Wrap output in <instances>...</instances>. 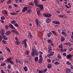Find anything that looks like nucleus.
Instances as JSON below:
<instances>
[{
    "instance_id": "1",
    "label": "nucleus",
    "mask_w": 73,
    "mask_h": 73,
    "mask_svg": "<svg viewBox=\"0 0 73 73\" xmlns=\"http://www.w3.org/2000/svg\"><path fill=\"white\" fill-rule=\"evenodd\" d=\"M48 53L50 54L51 56H53V55L54 54V52H52V48H51V46H49L48 47Z\"/></svg>"
},
{
    "instance_id": "2",
    "label": "nucleus",
    "mask_w": 73,
    "mask_h": 73,
    "mask_svg": "<svg viewBox=\"0 0 73 73\" xmlns=\"http://www.w3.org/2000/svg\"><path fill=\"white\" fill-rule=\"evenodd\" d=\"M32 49L33 52H34V53H35V54L36 56H37V55L39 54V52L36 51L37 50H36V47H35V46H33V47Z\"/></svg>"
},
{
    "instance_id": "3",
    "label": "nucleus",
    "mask_w": 73,
    "mask_h": 73,
    "mask_svg": "<svg viewBox=\"0 0 73 73\" xmlns=\"http://www.w3.org/2000/svg\"><path fill=\"white\" fill-rule=\"evenodd\" d=\"M35 6L36 7H39L41 11H44V7L43 6V5H38V3L36 4Z\"/></svg>"
},
{
    "instance_id": "4",
    "label": "nucleus",
    "mask_w": 73,
    "mask_h": 73,
    "mask_svg": "<svg viewBox=\"0 0 73 73\" xmlns=\"http://www.w3.org/2000/svg\"><path fill=\"white\" fill-rule=\"evenodd\" d=\"M42 54H40L39 55V59L38 60V62L39 64H41L42 61Z\"/></svg>"
},
{
    "instance_id": "5",
    "label": "nucleus",
    "mask_w": 73,
    "mask_h": 73,
    "mask_svg": "<svg viewBox=\"0 0 73 73\" xmlns=\"http://www.w3.org/2000/svg\"><path fill=\"white\" fill-rule=\"evenodd\" d=\"M51 15H52L49 13H44L43 14V16L44 17H50Z\"/></svg>"
},
{
    "instance_id": "6",
    "label": "nucleus",
    "mask_w": 73,
    "mask_h": 73,
    "mask_svg": "<svg viewBox=\"0 0 73 73\" xmlns=\"http://www.w3.org/2000/svg\"><path fill=\"white\" fill-rule=\"evenodd\" d=\"M71 69L69 68H67L66 69V72L67 73H71Z\"/></svg>"
},
{
    "instance_id": "7",
    "label": "nucleus",
    "mask_w": 73,
    "mask_h": 73,
    "mask_svg": "<svg viewBox=\"0 0 73 73\" xmlns=\"http://www.w3.org/2000/svg\"><path fill=\"white\" fill-rule=\"evenodd\" d=\"M0 32L2 35L3 36V35H4V33H5V31H4V30L3 29H1L0 31Z\"/></svg>"
},
{
    "instance_id": "8",
    "label": "nucleus",
    "mask_w": 73,
    "mask_h": 73,
    "mask_svg": "<svg viewBox=\"0 0 73 73\" xmlns=\"http://www.w3.org/2000/svg\"><path fill=\"white\" fill-rule=\"evenodd\" d=\"M72 57V55H67L66 56L67 58V59H69L70 60H71L72 59L71 58Z\"/></svg>"
},
{
    "instance_id": "9",
    "label": "nucleus",
    "mask_w": 73,
    "mask_h": 73,
    "mask_svg": "<svg viewBox=\"0 0 73 73\" xmlns=\"http://www.w3.org/2000/svg\"><path fill=\"white\" fill-rule=\"evenodd\" d=\"M27 9H28V7L25 6L22 10V12H25L26 11H27Z\"/></svg>"
},
{
    "instance_id": "10",
    "label": "nucleus",
    "mask_w": 73,
    "mask_h": 73,
    "mask_svg": "<svg viewBox=\"0 0 73 73\" xmlns=\"http://www.w3.org/2000/svg\"><path fill=\"white\" fill-rule=\"evenodd\" d=\"M52 23L56 24H60V22L59 21H57V22L56 21H52Z\"/></svg>"
},
{
    "instance_id": "11",
    "label": "nucleus",
    "mask_w": 73,
    "mask_h": 73,
    "mask_svg": "<svg viewBox=\"0 0 73 73\" xmlns=\"http://www.w3.org/2000/svg\"><path fill=\"white\" fill-rule=\"evenodd\" d=\"M46 21L47 23H49L51 21V19H50L48 18L46 19Z\"/></svg>"
},
{
    "instance_id": "12",
    "label": "nucleus",
    "mask_w": 73,
    "mask_h": 73,
    "mask_svg": "<svg viewBox=\"0 0 73 73\" xmlns=\"http://www.w3.org/2000/svg\"><path fill=\"white\" fill-rule=\"evenodd\" d=\"M36 24H37V26L38 27H40V23H38V19L36 20Z\"/></svg>"
},
{
    "instance_id": "13",
    "label": "nucleus",
    "mask_w": 73,
    "mask_h": 73,
    "mask_svg": "<svg viewBox=\"0 0 73 73\" xmlns=\"http://www.w3.org/2000/svg\"><path fill=\"white\" fill-rule=\"evenodd\" d=\"M52 33H53L54 35H55V36H57V32H56V31H52Z\"/></svg>"
},
{
    "instance_id": "14",
    "label": "nucleus",
    "mask_w": 73,
    "mask_h": 73,
    "mask_svg": "<svg viewBox=\"0 0 73 73\" xmlns=\"http://www.w3.org/2000/svg\"><path fill=\"white\" fill-rule=\"evenodd\" d=\"M60 40L61 42H63V41H65V39L64 37L63 36H61Z\"/></svg>"
},
{
    "instance_id": "15",
    "label": "nucleus",
    "mask_w": 73,
    "mask_h": 73,
    "mask_svg": "<svg viewBox=\"0 0 73 73\" xmlns=\"http://www.w3.org/2000/svg\"><path fill=\"white\" fill-rule=\"evenodd\" d=\"M10 33H11V31H7L5 33V35H7V36H8V35L10 34Z\"/></svg>"
},
{
    "instance_id": "16",
    "label": "nucleus",
    "mask_w": 73,
    "mask_h": 73,
    "mask_svg": "<svg viewBox=\"0 0 73 73\" xmlns=\"http://www.w3.org/2000/svg\"><path fill=\"white\" fill-rule=\"evenodd\" d=\"M32 12V10L30 9H29L27 10V12H26V14H28L29 13H31Z\"/></svg>"
},
{
    "instance_id": "17",
    "label": "nucleus",
    "mask_w": 73,
    "mask_h": 73,
    "mask_svg": "<svg viewBox=\"0 0 73 73\" xmlns=\"http://www.w3.org/2000/svg\"><path fill=\"white\" fill-rule=\"evenodd\" d=\"M27 39H25L22 42V44L27 43Z\"/></svg>"
},
{
    "instance_id": "18",
    "label": "nucleus",
    "mask_w": 73,
    "mask_h": 73,
    "mask_svg": "<svg viewBox=\"0 0 73 73\" xmlns=\"http://www.w3.org/2000/svg\"><path fill=\"white\" fill-rule=\"evenodd\" d=\"M40 9L39 8H38L36 9V11L37 13V14L38 15H39V14H40Z\"/></svg>"
},
{
    "instance_id": "19",
    "label": "nucleus",
    "mask_w": 73,
    "mask_h": 73,
    "mask_svg": "<svg viewBox=\"0 0 73 73\" xmlns=\"http://www.w3.org/2000/svg\"><path fill=\"white\" fill-rule=\"evenodd\" d=\"M52 66L50 64H48L47 66V68H48V69L52 68Z\"/></svg>"
},
{
    "instance_id": "20",
    "label": "nucleus",
    "mask_w": 73,
    "mask_h": 73,
    "mask_svg": "<svg viewBox=\"0 0 73 73\" xmlns=\"http://www.w3.org/2000/svg\"><path fill=\"white\" fill-rule=\"evenodd\" d=\"M9 27L10 28H11V29H13V28H14V27H13V26L12 25H11V24H10L9 25Z\"/></svg>"
},
{
    "instance_id": "21",
    "label": "nucleus",
    "mask_w": 73,
    "mask_h": 73,
    "mask_svg": "<svg viewBox=\"0 0 73 73\" xmlns=\"http://www.w3.org/2000/svg\"><path fill=\"white\" fill-rule=\"evenodd\" d=\"M38 57L37 56H35V62H37V61H38Z\"/></svg>"
},
{
    "instance_id": "22",
    "label": "nucleus",
    "mask_w": 73,
    "mask_h": 73,
    "mask_svg": "<svg viewBox=\"0 0 73 73\" xmlns=\"http://www.w3.org/2000/svg\"><path fill=\"white\" fill-rule=\"evenodd\" d=\"M3 39L4 40H8V38H7V37L6 36H5V35H3Z\"/></svg>"
},
{
    "instance_id": "23",
    "label": "nucleus",
    "mask_w": 73,
    "mask_h": 73,
    "mask_svg": "<svg viewBox=\"0 0 73 73\" xmlns=\"http://www.w3.org/2000/svg\"><path fill=\"white\" fill-rule=\"evenodd\" d=\"M38 0H34V3L35 4V5L36 4H38L37 3H38Z\"/></svg>"
},
{
    "instance_id": "24",
    "label": "nucleus",
    "mask_w": 73,
    "mask_h": 73,
    "mask_svg": "<svg viewBox=\"0 0 73 73\" xmlns=\"http://www.w3.org/2000/svg\"><path fill=\"white\" fill-rule=\"evenodd\" d=\"M59 48L60 49H62L63 48V46L62 44H60L59 46Z\"/></svg>"
},
{
    "instance_id": "25",
    "label": "nucleus",
    "mask_w": 73,
    "mask_h": 73,
    "mask_svg": "<svg viewBox=\"0 0 73 73\" xmlns=\"http://www.w3.org/2000/svg\"><path fill=\"white\" fill-rule=\"evenodd\" d=\"M23 68L24 69L26 72H27V71L28 70V68H27V67L26 66H25V67H24Z\"/></svg>"
},
{
    "instance_id": "26",
    "label": "nucleus",
    "mask_w": 73,
    "mask_h": 73,
    "mask_svg": "<svg viewBox=\"0 0 73 73\" xmlns=\"http://www.w3.org/2000/svg\"><path fill=\"white\" fill-rule=\"evenodd\" d=\"M66 63L67 65H70V66H72V64H71L70 62L67 61V62Z\"/></svg>"
},
{
    "instance_id": "27",
    "label": "nucleus",
    "mask_w": 73,
    "mask_h": 73,
    "mask_svg": "<svg viewBox=\"0 0 73 73\" xmlns=\"http://www.w3.org/2000/svg\"><path fill=\"white\" fill-rule=\"evenodd\" d=\"M7 61L9 63L10 62H11L12 60H11V58H10L7 60Z\"/></svg>"
},
{
    "instance_id": "28",
    "label": "nucleus",
    "mask_w": 73,
    "mask_h": 73,
    "mask_svg": "<svg viewBox=\"0 0 73 73\" xmlns=\"http://www.w3.org/2000/svg\"><path fill=\"white\" fill-rule=\"evenodd\" d=\"M62 35H64L65 36H66V33L62 31Z\"/></svg>"
},
{
    "instance_id": "29",
    "label": "nucleus",
    "mask_w": 73,
    "mask_h": 73,
    "mask_svg": "<svg viewBox=\"0 0 73 73\" xmlns=\"http://www.w3.org/2000/svg\"><path fill=\"white\" fill-rule=\"evenodd\" d=\"M7 68L9 69H11V65L9 64L7 66Z\"/></svg>"
},
{
    "instance_id": "30",
    "label": "nucleus",
    "mask_w": 73,
    "mask_h": 73,
    "mask_svg": "<svg viewBox=\"0 0 73 73\" xmlns=\"http://www.w3.org/2000/svg\"><path fill=\"white\" fill-rule=\"evenodd\" d=\"M5 65H6V64L4 63L1 64V66H5Z\"/></svg>"
},
{
    "instance_id": "31",
    "label": "nucleus",
    "mask_w": 73,
    "mask_h": 73,
    "mask_svg": "<svg viewBox=\"0 0 73 73\" xmlns=\"http://www.w3.org/2000/svg\"><path fill=\"white\" fill-rule=\"evenodd\" d=\"M47 41L48 43H52V42H53L50 39H48Z\"/></svg>"
},
{
    "instance_id": "32",
    "label": "nucleus",
    "mask_w": 73,
    "mask_h": 73,
    "mask_svg": "<svg viewBox=\"0 0 73 73\" xmlns=\"http://www.w3.org/2000/svg\"><path fill=\"white\" fill-rule=\"evenodd\" d=\"M16 23V21L14 20H13L11 22V23L12 24H15V23Z\"/></svg>"
},
{
    "instance_id": "33",
    "label": "nucleus",
    "mask_w": 73,
    "mask_h": 73,
    "mask_svg": "<svg viewBox=\"0 0 73 73\" xmlns=\"http://www.w3.org/2000/svg\"><path fill=\"white\" fill-rule=\"evenodd\" d=\"M55 65H58L60 64V62H56L54 63Z\"/></svg>"
},
{
    "instance_id": "34",
    "label": "nucleus",
    "mask_w": 73,
    "mask_h": 73,
    "mask_svg": "<svg viewBox=\"0 0 73 73\" xmlns=\"http://www.w3.org/2000/svg\"><path fill=\"white\" fill-rule=\"evenodd\" d=\"M0 60H4V57L3 56H1L0 57Z\"/></svg>"
},
{
    "instance_id": "35",
    "label": "nucleus",
    "mask_w": 73,
    "mask_h": 73,
    "mask_svg": "<svg viewBox=\"0 0 73 73\" xmlns=\"http://www.w3.org/2000/svg\"><path fill=\"white\" fill-rule=\"evenodd\" d=\"M47 61L48 62L50 63V62H51V61H52L51 60H50V59H47Z\"/></svg>"
},
{
    "instance_id": "36",
    "label": "nucleus",
    "mask_w": 73,
    "mask_h": 73,
    "mask_svg": "<svg viewBox=\"0 0 73 73\" xmlns=\"http://www.w3.org/2000/svg\"><path fill=\"white\" fill-rule=\"evenodd\" d=\"M1 20H5V17H4L2 16L1 17Z\"/></svg>"
},
{
    "instance_id": "37",
    "label": "nucleus",
    "mask_w": 73,
    "mask_h": 73,
    "mask_svg": "<svg viewBox=\"0 0 73 73\" xmlns=\"http://www.w3.org/2000/svg\"><path fill=\"white\" fill-rule=\"evenodd\" d=\"M15 44H16L17 45H19V42L18 41H16V42H15Z\"/></svg>"
},
{
    "instance_id": "38",
    "label": "nucleus",
    "mask_w": 73,
    "mask_h": 73,
    "mask_svg": "<svg viewBox=\"0 0 73 73\" xmlns=\"http://www.w3.org/2000/svg\"><path fill=\"white\" fill-rule=\"evenodd\" d=\"M10 14L11 15H17V14H16V13H11Z\"/></svg>"
},
{
    "instance_id": "39",
    "label": "nucleus",
    "mask_w": 73,
    "mask_h": 73,
    "mask_svg": "<svg viewBox=\"0 0 73 73\" xmlns=\"http://www.w3.org/2000/svg\"><path fill=\"white\" fill-rule=\"evenodd\" d=\"M2 42L3 44H7V42L4 40H2Z\"/></svg>"
},
{
    "instance_id": "40",
    "label": "nucleus",
    "mask_w": 73,
    "mask_h": 73,
    "mask_svg": "<svg viewBox=\"0 0 73 73\" xmlns=\"http://www.w3.org/2000/svg\"><path fill=\"white\" fill-rule=\"evenodd\" d=\"M14 25L15 26V27H19V25L17 24V23H15L14 24Z\"/></svg>"
},
{
    "instance_id": "41",
    "label": "nucleus",
    "mask_w": 73,
    "mask_h": 73,
    "mask_svg": "<svg viewBox=\"0 0 73 73\" xmlns=\"http://www.w3.org/2000/svg\"><path fill=\"white\" fill-rule=\"evenodd\" d=\"M3 13L4 14H6L7 13V11L5 10H3Z\"/></svg>"
},
{
    "instance_id": "42",
    "label": "nucleus",
    "mask_w": 73,
    "mask_h": 73,
    "mask_svg": "<svg viewBox=\"0 0 73 73\" xmlns=\"http://www.w3.org/2000/svg\"><path fill=\"white\" fill-rule=\"evenodd\" d=\"M6 49L7 50V51L9 52H11V51L10 50V49H9V48H8V47H6Z\"/></svg>"
},
{
    "instance_id": "43",
    "label": "nucleus",
    "mask_w": 73,
    "mask_h": 73,
    "mask_svg": "<svg viewBox=\"0 0 73 73\" xmlns=\"http://www.w3.org/2000/svg\"><path fill=\"white\" fill-rule=\"evenodd\" d=\"M12 31L13 32H15V33H17V31L16 30H12Z\"/></svg>"
},
{
    "instance_id": "44",
    "label": "nucleus",
    "mask_w": 73,
    "mask_h": 73,
    "mask_svg": "<svg viewBox=\"0 0 73 73\" xmlns=\"http://www.w3.org/2000/svg\"><path fill=\"white\" fill-rule=\"evenodd\" d=\"M48 69L47 68H46L44 70L43 73H45L47 71Z\"/></svg>"
},
{
    "instance_id": "45",
    "label": "nucleus",
    "mask_w": 73,
    "mask_h": 73,
    "mask_svg": "<svg viewBox=\"0 0 73 73\" xmlns=\"http://www.w3.org/2000/svg\"><path fill=\"white\" fill-rule=\"evenodd\" d=\"M8 27L9 26L8 25H6L5 26V28L6 29H8Z\"/></svg>"
},
{
    "instance_id": "46",
    "label": "nucleus",
    "mask_w": 73,
    "mask_h": 73,
    "mask_svg": "<svg viewBox=\"0 0 73 73\" xmlns=\"http://www.w3.org/2000/svg\"><path fill=\"white\" fill-rule=\"evenodd\" d=\"M2 38H3V36H0V41H1L2 40Z\"/></svg>"
},
{
    "instance_id": "47",
    "label": "nucleus",
    "mask_w": 73,
    "mask_h": 73,
    "mask_svg": "<svg viewBox=\"0 0 73 73\" xmlns=\"http://www.w3.org/2000/svg\"><path fill=\"white\" fill-rule=\"evenodd\" d=\"M63 56L65 57V56H66V53H63Z\"/></svg>"
},
{
    "instance_id": "48",
    "label": "nucleus",
    "mask_w": 73,
    "mask_h": 73,
    "mask_svg": "<svg viewBox=\"0 0 73 73\" xmlns=\"http://www.w3.org/2000/svg\"><path fill=\"white\" fill-rule=\"evenodd\" d=\"M58 58L59 59H60V58H61V56H60V55H59L58 56Z\"/></svg>"
},
{
    "instance_id": "49",
    "label": "nucleus",
    "mask_w": 73,
    "mask_h": 73,
    "mask_svg": "<svg viewBox=\"0 0 73 73\" xmlns=\"http://www.w3.org/2000/svg\"><path fill=\"white\" fill-rule=\"evenodd\" d=\"M23 61H22L21 62V61L20 60H19V64H23Z\"/></svg>"
},
{
    "instance_id": "50",
    "label": "nucleus",
    "mask_w": 73,
    "mask_h": 73,
    "mask_svg": "<svg viewBox=\"0 0 73 73\" xmlns=\"http://www.w3.org/2000/svg\"><path fill=\"white\" fill-rule=\"evenodd\" d=\"M5 0H1V1H0V4H2L3 3V1H4Z\"/></svg>"
},
{
    "instance_id": "51",
    "label": "nucleus",
    "mask_w": 73,
    "mask_h": 73,
    "mask_svg": "<svg viewBox=\"0 0 73 73\" xmlns=\"http://www.w3.org/2000/svg\"><path fill=\"white\" fill-rule=\"evenodd\" d=\"M9 63H10L11 64H14V62L12 60L9 62Z\"/></svg>"
},
{
    "instance_id": "52",
    "label": "nucleus",
    "mask_w": 73,
    "mask_h": 73,
    "mask_svg": "<svg viewBox=\"0 0 73 73\" xmlns=\"http://www.w3.org/2000/svg\"><path fill=\"white\" fill-rule=\"evenodd\" d=\"M58 16L59 17H64V15H59Z\"/></svg>"
},
{
    "instance_id": "53",
    "label": "nucleus",
    "mask_w": 73,
    "mask_h": 73,
    "mask_svg": "<svg viewBox=\"0 0 73 73\" xmlns=\"http://www.w3.org/2000/svg\"><path fill=\"white\" fill-rule=\"evenodd\" d=\"M28 37L29 38H32V36L31 35H30L28 36Z\"/></svg>"
},
{
    "instance_id": "54",
    "label": "nucleus",
    "mask_w": 73,
    "mask_h": 73,
    "mask_svg": "<svg viewBox=\"0 0 73 73\" xmlns=\"http://www.w3.org/2000/svg\"><path fill=\"white\" fill-rule=\"evenodd\" d=\"M24 45L25 46V47L26 48H27V43H25Z\"/></svg>"
},
{
    "instance_id": "55",
    "label": "nucleus",
    "mask_w": 73,
    "mask_h": 73,
    "mask_svg": "<svg viewBox=\"0 0 73 73\" xmlns=\"http://www.w3.org/2000/svg\"><path fill=\"white\" fill-rule=\"evenodd\" d=\"M30 4L31 5H34V3H33L31 2L30 3Z\"/></svg>"
},
{
    "instance_id": "56",
    "label": "nucleus",
    "mask_w": 73,
    "mask_h": 73,
    "mask_svg": "<svg viewBox=\"0 0 73 73\" xmlns=\"http://www.w3.org/2000/svg\"><path fill=\"white\" fill-rule=\"evenodd\" d=\"M47 36L48 37H50V35L49 34V33H48L47 34Z\"/></svg>"
},
{
    "instance_id": "57",
    "label": "nucleus",
    "mask_w": 73,
    "mask_h": 73,
    "mask_svg": "<svg viewBox=\"0 0 73 73\" xmlns=\"http://www.w3.org/2000/svg\"><path fill=\"white\" fill-rule=\"evenodd\" d=\"M15 38L16 41H18V40H19V39H18V38H17V37H15Z\"/></svg>"
},
{
    "instance_id": "58",
    "label": "nucleus",
    "mask_w": 73,
    "mask_h": 73,
    "mask_svg": "<svg viewBox=\"0 0 73 73\" xmlns=\"http://www.w3.org/2000/svg\"><path fill=\"white\" fill-rule=\"evenodd\" d=\"M13 5L15 7H18V6L17 5H16V4H13Z\"/></svg>"
},
{
    "instance_id": "59",
    "label": "nucleus",
    "mask_w": 73,
    "mask_h": 73,
    "mask_svg": "<svg viewBox=\"0 0 73 73\" xmlns=\"http://www.w3.org/2000/svg\"><path fill=\"white\" fill-rule=\"evenodd\" d=\"M56 3L57 4H59V1H58L56 0Z\"/></svg>"
},
{
    "instance_id": "60",
    "label": "nucleus",
    "mask_w": 73,
    "mask_h": 73,
    "mask_svg": "<svg viewBox=\"0 0 73 73\" xmlns=\"http://www.w3.org/2000/svg\"><path fill=\"white\" fill-rule=\"evenodd\" d=\"M34 54H35V52L33 51V52L31 53V54L33 56H34Z\"/></svg>"
},
{
    "instance_id": "61",
    "label": "nucleus",
    "mask_w": 73,
    "mask_h": 73,
    "mask_svg": "<svg viewBox=\"0 0 73 73\" xmlns=\"http://www.w3.org/2000/svg\"><path fill=\"white\" fill-rule=\"evenodd\" d=\"M65 7H66L67 8H70V7L66 5H65Z\"/></svg>"
},
{
    "instance_id": "62",
    "label": "nucleus",
    "mask_w": 73,
    "mask_h": 73,
    "mask_svg": "<svg viewBox=\"0 0 73 73\" xmlns=\"http://www.w3.org/2000/svg\"><path fill=\"white\" fill-rule=\"evenodd\" d=\"M11 3V1L10 0H9V1H8V2H7V4H10V3Z\"/></svg>"
},
{
    "instance_id": "63",
    "label": "nucleus",
    "mask_w": 73,
    "mask_h": 73,
    "mask_svg": "<svg viewBox=\"0 0 73 73\" xmlns=\"http://www.w3.org/2000/svg\"><path fill=\"white\" fill-rule=\"evenodd\" d=\"M16 62H17V63H19V61H18L16 59Z\"/></svg>"
},
{
    "instance_id": "64",
    "label": "nucleus",
    "mask_w": 73,
    "mask_h": 73,
    "mask_svg": "<svg viewBox=\"0 0 73 73\" xmlns=\"http://www.w3.org/2000/svg\"><path fill=\"white\" fill-rule=\"evenodd\" d=\"M39 73H42V72H41V70H39L38 71Z\"/></svg>"
}]
</instances>
